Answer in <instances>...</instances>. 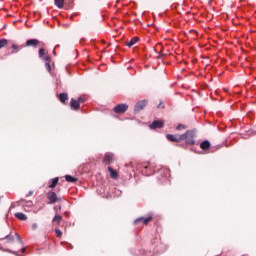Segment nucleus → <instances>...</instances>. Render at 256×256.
Wrapping results in <instances>:
<instances>
[{
	"mask_svg": "<svg viewBox=\"0 0 256 256\" xmlns=\"http://www.w3.org/2000/svg\"><path fill=\"white\" fill-rule=\"evenodd\" d=\"M70 107L73 111H79V109L81 108V104H79L77 99L72 98L70 100Z\"/></svg>",
	"mask_w": 256,
	"mask_h": 256,
	"instance_id": "obj_5",
	"label": "nucleus"
},
{
	"mask_svg": "<svg viewBox=\"0 0 256 256\" xmlns=\"http://www.w3.org/2000/svg\"><path fill=\"white\" fill-rule=\"evenodd\" d=\"M22 251L25 252V248H23Z\"/></svg>",
	"mask_w": 256,
	"mask_h": 256,
	"instance_id": "obj_36",
	"label": "nucleus"
},
{
	"mask_svg": "<svg viewBox=\"0 0 256 256\" xmlns=\"http://www.w3.org/2000/svg\"><path fill=\"white\" fill-rule=\"evenodd\" d=\"M38 55H39V57H43V55H45V49H43V48L39 49Z\"/></svg>",
	"mask_w": 256,
	"mask_h": 256,
	"instance_id": "obj_27",
	"label": "nucleus"
},
{
	"mask_svg": "<svg viewBox=\"0 0 256 256\" xmlns=\"http://www.w3.org/2000/svg\"><path fill=\"white\" fill-rule=\"evenodd\" d=\"M39 45V40L37 39H29L26 41V47H37Z\"/></svg>",
	"mask_w": 256,
	"mask_h": 256,
	"instance_id": "obj_10",
	"label": "nucleus"
},
{
	"mask_svg": "<svg viewBox=\"0 0 256 256\" xmlns=\"http://www.w3.org/2000/svg\"><path fill=\"white\" fill-rule=\"evenodd\" d=\"M129 109V105L127 104H118L113 108L114 113H117L118 115H123Z\"/></svg>",
	"mask_w": 256,
	"mask_h": 256,
	"instance_id": "obj_3",
	"label": "nucleus"
},
{
	"mask_svg": "<svg viewBox=\"0 0 256 256\" xmlns=\"http://www.w3.org/2000/svg\"><path fill=\"white\" fill-rule=\"evenodd\" d=\"M54 4L56 5V7H58V9H63L65 5V0H54Z\"/></svg>",
	"mask_w": 256,
	"mask_h": 256,
	"instance_id": "obj_18",
	"label": "nucleus"
},
{
	"mask_svg": "<svg viewBox=\"0 0 256 256\" xmlns=\"http://www.w3.org/2000/svg\"><path fill=\"white\" fill-rule=\"evenodd\" d=\"M176 129H177V131H181V129H187V126H185L183 124H178Z\"/></svg>",
	"mask_w": 256,
	"mask_h": 256,
	"instance_id": "obj_25",
	"label": "nucleus"
},
{
	"mask_svg": "<svg viewBox=\"0 0 256 256\" xmlns=\"http://www.w3.org/2000/svg\"><path fill=\"white\" fill-rule=\"evenodd\" d=\"M33 229H37V224L32 225Z\"/></svg>",
	"mask_w": 256,
	"mask_h": 256,
	"instance_id": "obj_33",
	"label": "nucleus"
},
{
	"mask_svg": "<svg viewBox=\"0 0 256 256\" xmlns=\"http://www.w3.org/2000/svg\"><path fill=\"white\" fill-rule=\"evenodd\" d=\"M161 57H163V55H159V56H158V59H161Z\"/></svg>",
	"mask_w": 256,
	"mask_h": 256,
	"instance_id": "obj_34",
	"label": "nucleus"
},
{
	"mask_svg": "<svg viewBox=\"0 0 256 256\" xmlns=\"http://www.w3.org/2000/svg\"><path fill=\"white\" fill-rule=\"evenodd\" d=\"M45 67L47 71H51V62H45Z\"/></svg>",
	"mask_w": 256,
	"mask_h": 256,
	"instance_id": "obj_29",
	"label": "nucleus"
},
{
	"mask_svg": "<svg viewBox=\"0 0 256 256\" xmlns=\"http://www.w3.org/2000/svg\"><path fill=\"white\" fill-rule=\"evenodd\" d=\"M163 125H164V123H163V121H161V120H155V121H153L151 124H150V129H161V128H163Z\"/></svg>",
	"mask_w": 256,
	"mask_h": 256,
	"instance_id": "obj_8",
	"label": "nucleus"
},
{
	"mask_svg": "<svg viewBox=\"0 0 256 256\" xmlns=\"http://www.w3.org/2000/svg\"><path fill=\"white\" fill-rule=\"evenodd\" d=\"M46 63H51V57L50 56H45L44 58Z\"/></svg>",
	"mask_w": 256,
	"mask_h": 256,
	"instance_id": "obj_31",
	"label": "nucleus"
},
{
	"mask_svg": "<svg viewBox=\"0 0 256 256\" xmlns=\"http://www.w3.org/2000/svg\"><path fill=\"white\" fill-rule=\"evenodd\" d=\"M16 219H19L20 221H27V216L24 213L17 212L14 214Z\"/></svg>",
	"mask_w": 256,
	"mask_h": 256,
	"instance_id": "obj_15",
	"label": "nucleus"
},
{
	"mask_svg": "<svg viewBox=\"0 0 256 256\" xmlns=\"http://www.w3.org/2000/svg\"><path fill=\"white\" fill-rule=\"evenodd\" d=\"M59 100H60L62 103H65L66 101H69V94H67V93H61V94H59Z\"/></svg>",
	"mask_w": 256,
	"mask_h": 256,
	"instance_id": "obj_16",
	"label": "nucleus"
},
{
	"mask_svg": "<svg viewBox=\"0 0 256 256\" xmlns=\"http://www.w3.org/2000/svg\"><path fill=\"white\" fill-rule=\"evenodd\" d=\"M197 130H187L186 133L180 135L181 141H185V145H195V135Z\"/></svg>",
	"mask_w": 256,
	"mask_h": 256,
	"instance_id": "obj_1",
	"label": "nucleus"
},
{
	"mask_svg": "<svg viewBox=\"0 0 256 256\" xmlns=\"http://www.w3.org/2000/svg\"><path fill=\"white\" fill-rule=\"evenodd\" d=\"M114 160L115 159L113 157V154L106 153L104 156V159H103V163H104V165H111V163H113Z\"/></svg>",
	"mask_w": 256,
	"mask_h": 256,
	"instance_id": "obj_7",
	"label": "nucleus"
},
{
	"mask_svg": "<svg viewBox=\"0 0 256 256\" xmlns=\"http://www.w3.org/2000/svg\"><path fill=\"white\" fill-rule=\"evenodd\" d=\"M58 209H61V206H59Z\"/></svg>",
	"mask_w": 256,
	"mask_h": 256,
	"instance_id": "obj_37",
	"label": "nucleus"
},
{
	"mask_svg": "<svg viewBox=\"0 0 256 256\" xmlns=\"http://www.w3.org/2000/svg\"><path fill=\"white\" fill-rule=\"evenodd\" d=\"M76 101H78L79 105H81V103H85V98L79 97Z\"/></svg>",
	"mask_w": 256,
	"mask_h": 256,
	"instance_id": "obj_30",
	"label": "nucleus"
},
{
	"mask_svg": "<svg viewBox=\"0 0 256 256\" xmlns=\"http://www.w3.org/2000/svg\"><path fill=\"white\" fill-rule=\"evenodd\" d=\"M0 241H6V243H13L15 241V236L8 234V235L0 238Z\"/></svg>",
	"mask_w": 256,
	"mask_h": 256,
	"instance_id": "obj_11",
	"label": "nucleus"
},
{
	"mask_svg": "<svg viewBox=\"0 0 256 256\" xmlns=\"http://www.w3.org/2000/svg\"><path fill=\"white\" fill-rule=\"evenodd\" d=\"M136 43H139V37H134L130 41L126 42L127 47H133V45H136Z\"/></svg>",
	"mask_w": 256,
	"mask_h": 256,
	"instance_id": "obj_12",
	"label": "nucleus"
},
{
	"mask_svg": "<svg viewBox=\"0 0 256 256\" xmlns=\"http://www.w3.org/2000/svg\"><path fill=\"white\" fill-rule=\"evenodd\" d=\"M9 42L7 41V39H0V49H3L4 47H7V44Z\"/></svg>",
	"mask_w": 256,
	"mask_h": 256,
	"instance_id": "obj_21",
	"label": "nucleus"
},
{
	"mask_svg": "<svg viewBox=\"0 0 256 256\" xmlns=\"http://www.w3.org/2000/svg\"><path fill=\"white\" fill-rule=\"evenodd\" d=\"M166 139H168V141H171L172 143H179L181 142V135L168 134L166 135Z\"/></svg>",
	"mask_w": 256,
	"mask_h": 256,
	"instance_id": "obj_6",
	"label": "nucleus"
},
{
	"mask_svg": "<svg viewBox=\"0 0 256 256\" xmlns=\"http://www.w3.org/2000/svg\"><path fill=\"white\" fill-rule=\"evenodd\" d=\"M144 219L145 217L137 218L136 220H134V225H139L140 223L144 224Z\"/></svg>",
	"mask_w": 256,
	"mask_h": 256,
	"instance_id": "obj_22",
	"label": "nucleus"
},
{
	"mask_svg": "<svg viewBox=\"0 0 256 256\" xmlns=\"http://www.w3.org/2000/svg\"><path fill=\"white\" fill-rule=\"evenodd\" d=\"M30 203V205H33V202H29Z\"/></svg>",
	"mask_w": 256,
	"mask_h": 256,
	"instance_id": "obj_35",
	"label": "nucleus"
},
{
	"mask_svg": "<svg viewBox=\"0 0 256 256\" xmlns=\"http://www.w3.org/2000/svg\"><path fill=\"white\" fill-rule=\"evenodd\" d=\"M145 107H147V101L146 100H141L139 101L134 108V111L136 113H139V111H143V109H145Z\"/></svg>",
	"mask_w": 256,
	"mask_h": 256,
	"instance_id": "obj_4",
	"label": "nucleus"
},
{
	"mask_svg": "<svg viewBox=\"0 0 256 256\" xmlns=\"http://www.w3.org/2000/svg\"><path fill=\"white\" fill-rule=\"evenodd\" d=\"M31 195H33V190H30V191L28 192V194L26 195V197H31Z\"/></svg>",
	"mask_w": 256,
	"mask_h": 256,
	"instance_id": "obj_32",
	"label": "nucleus"
},
{
	"mask_svg": "<svg viewBox=\"0 0 256 256\" xmlns=\"http://www.w3.org/2000/svg\"><path fill=\"white\" fill-rule=\"evenodd\" d=\"M59 183V177L52 179V183L49 185V189H55Z\"/></svg>",
	"mask_w": 256,
	"mask_h": 256,
	"instance_id": "obj_19",
	"label": "nucleus"
},
{
	"mask_svg": "<svg viewBox=\"0 0 256 256\" xmlns=\"http://www.w3.org/2000/svg\"><path fill=\"white\" fill-rule=\"evenodd\" d=\"M158 109H165V103L163 101H160V103L157 106Z\"/></svg>",
	"mask_w": 256,
	"mask_h": 256,
	"instance_id": "obj_28",
	"label": "nucleus"
},
{
	"mask_svg": "<svg viewBox=\"0 0 256 256\" xmlns=\"http://www.w3.org/2000/svg\"><path fill=\"white\" fill-rule=\"evenodd\" d=\"M61 221H63V216L56 214L54 216V218L52 219V223H57V225H59V223H61Z\"/></svg>",
	"mask_w": 256,
	"mask_h": 256,
	"instance_id": "obj_17",
	"label": "nucleus"
},
{
	"mask_svg": "<svg viewBox=\"0 0 256 256\" xmlns=\"http://www.w3.org/2000/svg\"><path fill=\"white\" fill-rule=\"evenodd\" d=\"M47 199H48V203L49 205H53L59 201H61V198L57 197V193L50 191L47 193Z\"/></svg>",
	"mask_w": 256,
	"mask_h": 256,
	"instance_id": "obj_2",
	"label": "nucleus"
},
{
	"mask_svg": "<svg viewBox=\"0 0 256 256\" xmlns=\"http://www.w3.org/2000/svg\"><path fill=\"white\" fill-rule=\"evenodd\" d=\"M65 179H66V181H67L68 183H75V182H77V178H75V177H73V176H71V175H66V176H65Z\"/></svg>",
	"mask_w": 256,
	"mask_h": 256,
	"instance_id": "obj_20",
	"label": "nucleus"
},
{
	"mask_svg": "<svg viewBox=\"0 0 256 256\" xmlns=\"http://www.w3.org/2000/svg\"><path fill=\"white\" fill-rule=\"evenodd\" d=\"M108 171L110 173L111 179H117L119 177V174L117 173V170H114L111 167H108Z\"/></svg>",
	"mask_w": 256,
	"mask_h": 256,
	"instance_id": "obj_14",
	"label": "nucleus"
},
{
	"mask_svg": "<svg viewBox=\"0 0 256 256\" xmlns=\"http://www.w3.org/2000/svg\"><path fill=\"white\" fill-rule=\"evenodd\" d=\"M14 235H15L17 241H19V243H20L21 245H23V239H21V236H19V234H17V233H15Z\"/></svg>",
	"mask_w": 256,
	"mask_h": 256,
	"instance_id": "obj_26",
	"label": "nucleus"
},
{
	"mask_svg": "<svg viewBox=\"0 0 256 256\" xmlns=\"http://www.w3.org/2000/svg\"><path fill=\"white\" fill-rule=\"evenodd\" d=\"M200 148L203 151H209L211 149V142L209 140H205L200 144Z\"/></svg>",
	"mask_w": 256,
	"mask_h": 256,
	"instance_id": "obj_9",
	"label": "nucleus"
},
{
	"mask_svg": "<svg viewBox=\"0 0 256 256\" xmlns=\"http://www.w3.org/2000/svg\"><path fill=\"white\" fill-rule=\"evenodd\" d=\"M150 221H153V216L152 215L144 218V225H149Z\"/></svg>",
	"mask_w": 256,
	"mask_h": 256,
	"instance_id": "obj_23",
	"label": "nucleus"
},
{
	"mask_svg": "<svg viewBox=\"0 0 256 256\" xmlns=\"http://www.w3.org/2000/svg\"><path fill=\"white\" fill-rule=\"evenodd\" d=\"M55 235H56V237L61 238V237H63V232H61L60 229H56L55 230Z\"/></svg>",
	"mask_w": 256,
	"mask_h": 256,
	"instance_id": "obj_24",
	"label": "nucleus"
},
{
	"mask_svg": "<svg viewBox=\"0 0 256 256\" xmlns=\"http://www.w3.org/2000/svg\"><path fill=\"white\" fill-rule=\"evenodd\" d=\"M23 49V46H19L17 44L12 45V51L10 52L11 55H15V53H19V51Z\"/></svg>",
	"mask_w": 256,
	"mask_h": 256,
	"instance_id": "obj_13",
	"label": "nucleus"
}]
</instances>
